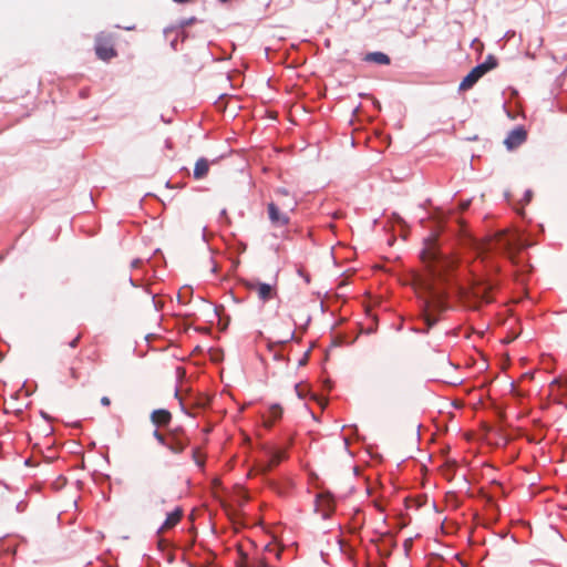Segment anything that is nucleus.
Returning a JSON list of instances; mask_svg holds the SVG:
<instances>
[{
  "mask_svg": "<svg viewBox=\"0 0 567 567\" xmlns=\"http://www.w3.org/2000/svg\"><path fill=\"white\" fill-rule=\"evenodd\" d=\"M421 259L426 267V274H415L413 286L416 290L426 295L422 313L425 328L421 331L427 332L439 321L437 315L445 310L444 295L435 286L434 280L442 279L455 266V260L439 249L435 236L425 239Z\"/></svg>",
  "mask_w": 567,
  "mask_h": 567,
  "instance_id": "obj_1",
  "label": "nucleus"
},
{
  "mask_svg": "<svg viewBox=\"0 0 567 567\" xmlns=\"http://www.w3.org/2000/svg\"><path fill=\"white\" fill-rule=\"evenodd\" d=\"M473 245L480 256L487 251L497 250L506 255L520 271H526L529 267L527 264H523L518 256L520 250L526 247V244L517 231L502 230L484 240H474Z\"/></svg>",
  "mask_w": 567,
  "mask_h": 567,
  "instance_id": "obj_2",
  "label": "nucleus"
},
{
  "mask_svg": "<svg viewBox=\"0 0 567 567\" xmlns=\"http://www.w3.org/2000/svg\"><path fill=\"white\" fill-rule=\"evenodd\" d=\"M493 288V284L487 279L476 277L472 286L462 292V300L466 307L476 310L481 305L492 302L491 292Z\"/></svg>",
  "mask_w": 567,
  "mask_h": 567,
  "instance_id": "obj_3",
  "label": "nucleus"
},
{
  "mask_svg": "<svg viewBox=\"0 0 567 567\" xmlns=\"http://www.w3.org/2000/svg\"><path fill=\"white\" fill-rule=\"evenodd\" d=\"M497 64V59L494 55H487L486 60L483 63L473 68L468 72V74L462 80V82L458 85V90L467 91L472 89L483 75H485L488 71L495 69Z\"/></svg>",
  "mask_w": 567,
  "mask_h": 567,
  "instance_id": "obj_4",
  "label": "nucleus"
},
{
  "mask_svg": "<svg viewBox=\"0 0 567 567\" xmlns=\"http://www.w3.org/2000/svg\"><path fill=\"white\" fill-rule=\"evenodd\" d=\"M94 50L96 56L105 62L117 56L114 35L105 31L97 33L95 37Z\"/></svg>",
  "mask_w": 567,
  "mask_h": 567,
  "instance_id": "obj_5",
  "label": "nucleus"
},
{
  "mask_svg": "<svg viewBox=\"0 0 567 567\" xmlns=\"http://www.w3.org/2000/svg\"><path fill=\"white\" fill-rule=\"evenodd\" d=\"M271 203L277 205L281 210L295 212L297 207V200L291 196L285 188H279L275 192V197Z\"/></svg>",
  "mask_w": 567,
  "mask_h": 567,
  "instance_id": "obj_6",
  "label": "nucleus"
},
{
  "mask_svg": "<svg viewBox=\"0 0 567 567\" xmlns=\"http://www.w3.org/2000/svg\"><path fill=\"white\" fill-rule=\"evenodd\" d=\"M268 217L272 226L275 227H285L289 224L290 217L289 213L287 210H281L277 205L274 203H269L268 206Z\"/></svg>",
  "mask_w": 567,
  "mask_h": 567,
  "instance_id": "obj_7",
  "label": "nucleus"
},
{
  "mask_svg": "<svg viewBox=\"0 0 567 567\" xmlns=\"http://www.w3.org/2000/svg\"><path fill=\"white\" fill-rule=\"evenodd\" d=\"M248 287L251 291H255L262 301L272 299L276 293L275 288L271 285L260 281L251 282Z\"/></svg>",
  "mask_w": 567,
  "mask_h": 567,
  "instance_id": "obj_8",
  "label": "nucleus"
},
{
  "mask_svg": "<svg viewBox=\"0 0 567 567\" xmlns=\"http://www.w3.org/2000/svg\"><path fill=\"white\" fill-rule=\"evenodd\" d=\"M526 131L522 126H518L508 133L504 143L507 148L513 150L523 144L526 141Z\"/></svg>",
  "mask_w": 567,
  "mask_h": 567,
  "instance_id": "obj_9",
  "label": "nucleus"
},
{
  "mask_svg": "<svg viewBox=\"0 0 567 567\" xmlns=\"http://www.w3.org/2000/svg\"><path fill=\"white\" fill-rule=\"evenodd\" d=\"M187 443L188 440L186 437L178 434H171L165 446L168 447L173 453L178 454L185 450Z\"/></svg>",
  "mask_w": 567,
  "mask_h": 567,
  "instance_id": "obj_10",
  "label": "nucleus"
},
{
  "mask_svg": "<svg viewBox=\"0 0 567 567\" xmlns=\"http://www.w3.org/2000/svg\"><path fill=\"white\" fill-rule=\"evenodd\" d=\"M210 164L212 163L205 157L198 158L195 163L193 177L197 181L205 178L209 173Z\"/></svg>",
  "mask_w": 567,
  "mask_h": 567,
  "instance_id": "obj_11",
  "label": "nucleus"
},
{
  "mask_svg": "<svg viewBox=\"0 0 567 567\" xmlns=\"http://www.w3.org/2000/svg\"><path fill=\"white\" fill-rule=\"evenodd\" d=\"M171 412L163 409L153 411L151 415L152 422L158 426L167 425L171 422Z\"/></svg>",
  "mask_w": 567,
  "mask_h": 567,
  "instance_id": "obj_12",
  "label": "nucleus"
},
{
  "mask_svg": "<svg viewBox=\"0 0 567 567\" xmlns=\"http://www.w3.org/2000/svg\"><path fill=\"white\" fill-rule=\"evenodd\" d=\"M286 457V453L284 451H276L270 456L269 461L266 464L260 465V471L262 473H267L271 471L275 466H277L284 458Z\"/></svg>",
  "mask_w": 567,
  "mask_h": 567,
  "instance_id": "obj_13",
  "label": "nucleus"
},
{
  "mask_svg": "<svg viewBox=\"0 0 567 567\" xmlns=\"http://www.w3.org/2000/svg\"><path fill=\"white\" fill-rule=\"evenodd\" d=\"M237 567H267L268 563L266 561V558L258 557L254 558L252 560H249L246 555H241L240 559L237 560Z\"/></svg>",
  "mask_w": 567,
  "mask_h": 567,
  "instance_id": "obj_14",
  "label": "nucleus"
},
{
  "mask_svg": "<svg viewBox=\"0 0 567 567\" xmlns=\"http://www.w3.org/2000/svg\"><path fill=\"white\" fill-rule=\"evenodd\" d=\"M365 62L377 63L381 65L390 64L391 60L388 54L383 52H370L363 58Z\"/></svg>",
  "mask_w": 567,
  "mask_h": 567,
  "instance_id": "obj_15",
  "label": "nucleus"
},
{
  "mask_svg": "<svg viewBox=\"0 0 567 567\" xmlns=\"http://www.w3.org/2000/svg\"><path fill=\"white\" fill-rule=\"evenodd\" d=\"M83 362V358L76 357L72 364L68 369V377L72 382H76L81 378L80 364Z\"/></svg>",
  "mask_w": 567,
  "mask_h": 567,
  "instance_id": "obj_16",
  "label": "nucleus"
},
{
  "mask_svg": "<svg viewBox=\"0 0 567 567\" xmlns=\"http://www.w3.org/2000/svg\"><path fill=\"white\" fill-rule=\"evenodd\" d=\"M183 516V511L181 508H176L174 512L167 515L162 529H169L177 525Z\"/></svg>",
  "mask_w": 567,
  "mask_h": 567,
  "instance_id": "obj_17",
  "label": "nucleus"
},
{
  "mask_svg": "<svg viewBox=\"0 0 567 567\" xmlns=\"http://www.w3.org/2000/svg\"><path fill=\"white\" fill-rule=\"evenodd\" d=\"M193 460L199 467H203L205 463V455L196 449L193 451Z\"/></svg>",
  "mask_w": 567,
  "mask_h": 567,
  "instance_id": "obj_18",
  "label": "nucleus"
},
{
  "mask_svg": "<svg viewBox=\"0 0 567 567\" xmlns=\"http://www.w3.org/2000/svg\"><path fill=\"white\" fill-rule=\"evenodd\" d=\"M270 416L272 417V421L279 419L282 414V409L278 404H274L269 409Z\"/></svg>",
  "mask_w": 567,
  "mask_h": 567,
  "instance_id": "obj_19",
  "label": "nucleus"
},
{
  "mask_svg": "<svg viewBox=\"0 0 567 567\" xmlns=\"http://www.w3.org/2000/svg\"><path fill=\"white\" fill-rule=\"evenodd\" d=\"M86 359L91 362H97L101 359V353L97 349H94L86 355Z\"/></svg>",
  "mask_w": 567,
  "mask_h": 567,
  "instance_id": "obj_20",
  "label": "nucleus"
},
{
  "mask_svg": "<svg viewBox=\"0 0 567 567\" xmlns=\"http://www.w3.org/2000/svg\"><path fill=\"white\" fill-rule=\"evenodd\" d=\"M82 338V334L81 333H78L70 342H69V347L74 349L79 346V342Z\"/></svg>",
  "mask_w": 567,
  "mask_h": 567,
  "instance_id": "obj_21",
  "label": "nucleus"
},
{
  "mask_svg": "<svg viewBox=\"0 0 567 567\" xmlns=\"http://www.w3.org/2000/svg\"><path fill=\"white\" fill-rule=\"evenodd\" d=\"M154 436L157 439V441L163 444V445H166L167 441H168V436H164L163 434H161L158 431H155L154 432Z\"/></svg>",
  "mask_w": 567,
  "mask_h": 567,
  "instance_id": "obj_22",
  "label": "nucleus"
},
{
  "mask_svg": "<svg viewBox=\"0 0 567 567\" xmlns=\"http://www.w3.org/2000/svg\"><path fill=\"white\" fill-rule=\"evenodd\" d=\"M471 205V202L470 200H464V202H461L460 203V210L461 212H464Z\"/></svg>",
  "mask_w": 567,
  "mask_h": 567,
  "instance_id": "obj_23",
  "label": "nucleus"
},
{
  "mask_svg": "<svg viewBox=\"0 0 567 567\" xmlns=\"http://www.w3.org/2000/svg\"><path fill=\"white\" fill-rule=\"evenodd\" d=\"M532 197H533V193H532V190H526V192H525V195H524V202H525L526 204H528V203L532 200Z\"/></svg>",
  "mask_w": 567,
  "mask_h": 567,
  "instance_id": "obj_24",
  "label": "nucleus"
},
{
  "mask_svg": "<svg viewBox=\"0 0 567 567\" xmlns=\"http://www.w3.org/2000/svg\"><path fill=\"white\" fill-rule=\"evenodd\" d=\"M101 404L104 406H109L111 404V400L109 396H102L101 398Z\"/></svg>",
  "mask_w": 567,
  "mask_h": 567,
  "instance_id": "obj_25",
  "label": "nucleus"
},
{
  "mask_svg": "<svg viewBox=\"0 0 567 567\" xmlns=\"http://www.w3.org/2000/svg\"><path fill=\"white\" fill-rule=\"evenodd\" d=\"M266 550L269 553L274 551L277 558H279V556H280V550H278L277 548L267 547Z\"/></svg>",
  "mask_w": 567,
  "mask_h": 567,
  "instance_id": "obj_26",
  "label": "nucleus"
},
{
  "mask_svg": "<svg viewBox=\"0 0 567 567\" xmlns=\"http://www.w3.org/2000/svg\"><path fill=\"white\" fill-rule=\"evenodd\" d=\"M126 30H133L134 27H125Z\"/></svg>",
  "mask_w": 567,
  "mask_h": 567,
  "instance_id": "obj_27",
  "label": "nucleus"
}]
</instances>
